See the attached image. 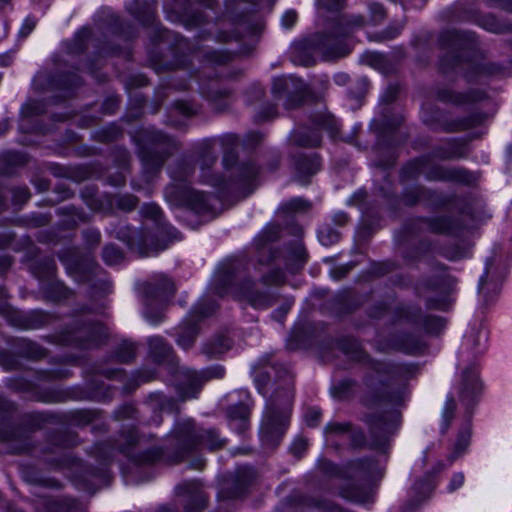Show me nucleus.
I'll use <instances>...</instances> for the list:
<instances>
[{"label": "nucleus", "mask_w": 512, "mask_h": 512, "mask_svg": "<svg viewBox=\"0 0 512 512\" xmlns=\"http://www.w3.org/2000/svg\"><path fill=\"white\" fill-rule=\"evenodd\" d=\"M367 392L363 404L373 410L366 416L375 446H383L388 438L397 430L400 414L394 407L400 404L405 395V388L394 389L391 383L368 378Z\"/></svg>", "instance_id": "1"}, {"label": "nucleus", "mask_w": 512, "mask_h": 512, "mask_svg": "<svg viewBox=\"0 0 512 512\" xmlns=\"http://www.w3.org/2000/svg\"><path fill=\"white\" fill-rule=\"evenodd\" d=\"M172 451L165 453L162 448L154 447L140 453L136 461L141 464H153L164 459L171 463L181 461L189 453L205 447L209 451H217L226 445V440L214 429L196 428L192 420L178 423L170 435Z\"/></svg>", "instance_id": "2"}, {"label": "nucleus", "mask_w": 512, "mask_h": 512, "mask_svg": "<svg viewBox=\"0 0 512 512\" xmlns=\"http://www.w3.org/2000/svg\"><path fill=\"white\" fill-rule=\"evenodd\" d=\"M293 379L287 375L285 387L275 391L266 410L262 432L267 441L280 438L289 424L293 402Z\"/></svg>", "instance_id": "3"}, {"label": "nucleus", "mask_w": 512, "mask_h": 512, "mask_svg": "<svg viewBox=\"0 0 512 512\" xmlns=\"http://www.w3.org/2000/svg\"><path fill=\"white\" fill-rule=\"evenodd\" d=\"M132 137L137 142L144 169L148 172L160 169L177 148L172 139L155 130H136Z\"/></svg>", "instance_id": "4"}, {"label": "nucleus", "mask_w": 512, "mask_h": 512, "mask_svg": "<svg viewBox=\"0 0 512 512\" xmlns=\"http://www.w3.org/2000/svg\"><path fill=\"white\" fill-rule=\"evenodd\" d=\"M346 474L350 478L363 481V485L351 484L341 487L340 495L348 500L364 503L372 496L371 482L375 478H380L382 471L371 459H361L350 462Z\"/></svg>", "instance_id": "5"}, {"label": "nucleus", "mask_w": 512, "mask_h": 512, "mask_svg": "<svg viewBox=\"0 0 512 512\" xmlns=\"http://www.w3.org/2000/svg\"><path fill=\"white\" fill-rule=\"evenodd\" d=\"M142 292L146 305V318L152 323H158L163 317L161 307L174 295L173 281L164 275H157L153 280L142 285Z\"/></svg>", "instance_id": "6"}, {"label": "nucleus", "mask_w": 512, "mask_h": 512, "mask_svg": "<svg viewBox=\"0 0 512 512\" xmlns=\"http://www.w3.org/2000/svg\"><path fill=\"white\" fill-rule=\"evenodd\" d=\"M175 183L168 185L165 189L166 199L174 205H186L197 213L209 209V201L206 194L193 190L187 185H182L183 179L172 175Z\"/></svg>", "instance_id": "7"}, {"label": "nucleus", "mask_w": 512, "mask_h": 512, "mask_svg": "<svg viewBox=\"0 0 512 512\" xmlns=\"http://www.w3.org/2000/svg\"><path fill=\"white\" fill-rule=\"evenodd\" d=\"M217 308L215 302L199 303L192 311L188 319H186L179 327L177 343L184 349H189L193 346L198 328L196 321L210 316Z\"/></svg>", "instance_id": "8"}, {"label": "nucleus", "mask_w": 512, "mask_h": 512, "mask_svg": "<svg viewBox=\"0 0 512 512\" xmlns=\"http://www.w3.org/2000/svg\"><path fill=\"white\" fill-rule=\"evenodd\" d=\"M225 370L217 365L201 372L186 369L181 372L180 389L184 398L195 397L203 383L210 379H219L224 376Z\"/></svg>", "instance_id": "9"}, {"label": "nucleus", "mask_w": 512, "mask_h": 512, "mask_svg": "<svg viewBox=\"0 0 512 512\" xmlns=\"http://www.w3.org/2000/svg\"><path fill=\"white\" fill-rule=\"evenodd\" d=\"M242 271L243 265L238 260L230 259L223 262L213 278L214 293L220 297L223 296L226 293V288L241 275Z\"/></svg>", "instance_id": "10"}, {"label": "nucleus", "mask_w": 512, "mask_h": 512, "mask_svg": "<svg viewBox=\"0 0 512 512\" xmlns=\"http://www.w3.org/2000/svg\"><path fill=\"white\" fill-rule=\"evenodd\" d=\"M177 495L185 496V512H200L206 507L207 496L199 481H186L176 488Z\"/></svg>", "instance_id": "11"}, {"label": "nucleus", "mask_w": 512, "mask_h": 512, "mask_svg": "<svg viewBox=\"0 0 512 512\" xmlns=\"http://www.w3.org/2000/svg\"><path fill=\"white\" fill-rule=\"evenodd\" d=\"M107 336L106 328L98 322L85 320L71 331V340L83 347L97 345Z\"/></svg>", "instance_id": "12"}, {"label": "nucleus", "mask_w": 512, "mask_h": 512, "mask_svg": "<svg viewBox=\"0 0 512 512\" xmlns=\"http://www.w3.org/2000/svg\"><path fill=\"white\" fill-rule=\"evenodd\" d=\"M292 83V80H288L286 78H277L273 81L271 89L272 94L276 99L280 98L283 94H288L284 103L285 108L288 110L299 107L303 103L306 95L303 89H297L295 93H291L290 85Z\"/></svg>", "instance_id": "13"}, {"label": "nucleus", "mask_w": 512, "mask_h": 512, "mask_svg": "<svg viewBox=\"0 0 512 512\" xmlns=\"http://www.w3.org/2000/svg\"><path fill=\"white\" fill-rule=\"evenodd\" d=\"M280 227L278 225L268 226L262 234H260L256 240L255 245L258 252L259 263L264 264L270 262L275 254L272 251L269 243L275 241L278 238Z\"/></svg>", "instance_id": "14"}, {"label": "nucleus", "mask_w": 512, "mask_h": 512, "mask_svg": "<svg viewBox=\"0 0 512 512\" xmlns=\"http://www.w3.org/2000/svg\"><path fill=\"white\" fill-rule=\"evenodd\" d=\"M0 440L8 443L12 453H23L31 449L30 435L23 429L10 428L1 431Z\"/></svg>", "instance_id": "15"}, {"label": "nucleus", "mask_w": 512, "mask_h": 512, "mask_svg": "<svg viewBox=\"0 0 512 512\" xmlns=\"http://www.w3.org/2000/svg\"><path fill=\"white\" fill-rule=\"evenodd\" d=\"M254 478V472L249 467H241L237 469L235 476L227 485L231 486V491H221L223 498H235L240 496L246 487L252 482Z\"/></svg>", "instance_id": "16"}, {"label": "nucleus", "mask_w": 512, "mask_h": 512, "mask_svg": "<svg viewBox=\"0 0 512 512\" xmlns=\"http://www.w3.org/2000/svg\"><path fill=\"white\" fill-rule=\"evenodd\" d=\"M428 177L434 181H451L462 184H470L473 181L470 174L463 169L441 166L435 167Z\"/></svg>", "instance_id": "17"}, {"label": "nucleus", "mask_w": 512, "mask_h": 512, "mask_svg": "<svg viewBox=\"0 0 512 512\" xmlns=\"http://www.w3.org/2000/svg\"><path fill=\"white\" fill-rule=\"evenodd\" d=\"M252 285L248 280L243 282L239 290V296L255 308H266L274 304L269 295L253 291Z\"/></svg>", "instance_id": "18"}, {"label": "nucleus", "mask_w": 512, "mask_h": 512, "mask_svg": "<svg viewBox=\"0 0 512 512\" xmlns=\"http://www.w3.org/2000/svg\"><path fill=\"white\" fill-rule=\"evenodd\" d=\"M439 98L443 101L453 102L458 105L483 102L487 100V94L483 90H475L469 93L460 94L445 90L439 93Z\"/></svg>", "instance_id": "19"}, {"label": "nucleus", "mask_w": 512, "mask_h": 512, "mask_svg": "<svg viewBox=\"0 0 512 512\" xmlns=\"http://www.w3.org/2000/svg\"><path fill=\"white\" fill-rule=\"evenodd\" d=\"M48 102L46 100H37L28 98L20 108V120L29 123L47 111Z\"/></svg>", "instance_id": "20"}, {"label": "nucleus", "mask_w": 512, "mask_h": 512, "mask_svg": "<svg viewBox=\"0 0 512 512\" xmlns=\"http://www.w3.org/2000/svg\"><path fill=\"white\" fill-rule=\"evenodd\" d=\"M232 341L225 336L219 335L211 338L202 346V353L208 358H217L230 350Z\"/></svg>", "instance_id": "21"}, {"label": "nucleus", "mask_w": 512, "mask_h": 512, "mask_svg": "<svg viewBox=\"0 0 512 512\" xmlns=\"http://www.w3.org/2000/svg\"><path fill=\"white\" fill-rule=\"evenodd\" d=\"M144 218L154 220L161 229V233H165L170 239H176L178 232L173 227L162 222V211L156 204H145L141 209Z\"/></svg>", "instance_id": "22"}, {"label": "nucleus", "mask_w": 512, "mask_h": 512, "mask_svg": "<svg viewBox=\"0 0 512 512\" xmlns=\"http://www.w3.org/2000/svg\"><path fill=\"white\" fill-rule=\"evenodd\" d=\"M32 89L36 93H43L54 89H66V82L55 81L49 73L40 71L33 79Z\"/></svg>", "instance_id": "23"}, {"label": "nucleus", "mask_w": 512, "mask_h": 512, "mask_svg": "<svg viewBox=\"0 0 512 512\" xmlns=\"http://www.w3.org/2000/svg\"><path fill=\"white\" fill-rule=\"evenodd\" d=\"M320 168V162L317 156L308 157L306 155L300 156L295 161V169L297 171L298 180L306 184L307 181L303 177L315 174Z\"/></svg>", "instance_id": "24"}, {"label": "nucleus", "mask_w": 512, "mask_h": 512, "mask_svg": "<svg viewBox=\"0 0 512 512\" xmlns=\"http://www.w3.org/2000/svg\"><path fill=\"white\" fill-rule=\"evenodd\" d=\"M289 139L294 145L307 148L317 147L321 143L318 130H295Z\"/></svg>", "instance_id": "25"}, {"label": "nucleus", "mask_w": 512, "mask_h": 512, "mask_svg": "<svg viewBox=\"0 0 512 512\" xmlns=\"http://www.w3.org/2000/svg\"><path fill=\"white\" fill-rule=\"evenodd\" d=\"M38 512H82L80 504L74 500L59 503L43 500L39 503Z\"/></svg>", "instance_id": "26"}, {"label": "nucleus", "mask_w": 512, "mask_h": 512, "mask_svg": "<svg viewBox=\"0 0 512 512\" xmlns=\"http://www.w3.org/2000/svg\"><path fill=\"white\" fill-rule=\"evenodd\" d=\"M149 348L151 357L158 363L168 359L172 353V347L158 336L149 339Z\"/></svg>", "instance_id": "27"}, {"label": "nucleus", "mask_w": 512, "mask_h": 512, "mask_svg": "<svg viewBox=\"0 0 512 512\" xmlns=\"http://www.w3.org/2000/svg\"><path fill=\"white\" fill-rule=\"evenodd\" d=\"M334 40L335 39L332 37H323L313 42L312 45L327 57H343L347 55L348 50L345 47L338 45L336 47H331Z\"/></svg>", "instance_id": "28"}, {"label": "nucleus", "mask_w": 512, "mask_h": 512, "mask_svg": "<svg viewBox=\"0 0 512 512\" xmlns=\"http://www.w3.org/2000/svg\"><path fill=\"white\" fill-rule=\"evenodd\" d=\"M472 429L470 424L465 425L459 432L453 453L450 456L451 462L454 461L457 457L463 454L468 448L471 440Z\"/></svg>", "instance_id": "29"}, {"label": "nucleus", "mask_w": 512, "mask_h": 512, "mask_svg": "<svg viewBox=\"0 0 512 512\" xmlns=\"http://www.w3.org/2000/svg\"><path fill=\"white\" fill-rule=\"evenodd\" d=\"M199 161L202 169L211 167L216 161V153L210 141H204L198 147Z\"/></svg>", "instance_id": "30"}, {"label": "nucleus", "mask_w": 512, "mask_h": 512, "mask_svg": "<svg viewBox=\"0 0 512 512\" xmlns=\"http://www.w3.org/2000/svg\"><path fill=\"white\" fill-rule=\"evenodd\" d=\"M480 390V384L477 375L471 371L466 370L462 377L461 395L469 396Z\"/></svg>", "instance_id": "31"}, {"label": "nucleus", "mask_w": 512, "mask_h": 512, "mask_svg": "<svg viewBox=\"0 0 512 512\" xmlns=\"http://www.w3.org/2000/svg\"><path fill=\"white\" fill-rule=\"evenodd\" d=\"M427 223L435 233H452L455 230L454 222L448 217L431 218Z\"/></svg>", "instance_id": "32"}, {"label": "nucleus", "mask_w": 512, "mask_h": 512, "mask_svg": "<svg viewBox=\"0 0 512 512\" xmlns=\"http://www.w3.org/2000/svg\"><path fill=\"white\" fill-rule=\"evenodd\" d=\"M0 161L5 164V167H2L0 172L6 173L9 167L23 165L26 162V158L18 152H5L0 155Z\"/></svg>", "instance_id": "33"}, {"label": "nucleus", "mask_w": 512, "mask_h": 512, "mask_svg": "<svg viewBox=\"0 0 512 512\" xmlns=\"http://www.w3.org/2000/svg\"><path fill=\"white\" fill-rule=\"evenodd\" d=\"M135 357V347L132 343L123 342L115 351L114 358L119 363H129Z\"/></svg>", "instance_id": "34"}, {"label": "nucleus", "mask_w": 512, "mask_h": 512, "mask_svg": "<svg viewBox=\"0 0 512 512\" xmlns=\"http://www.w3.org/2000/svg\"><path fill=\"white\" fill-rule=\"evenodd\" d=\"M111 204L123 211H132L136 208L138 199L131 194L116 195L113 197Z\"/></svg>", "instance_id": "35"}, {"label": "nucleus", "mask_w": 512, "mask_h": 512, "mask_svg": "<svg viewBox=\"0 0 512 512\" xmlns=\"http://www.w3.org/2000/svg\"><path fill=\"white\" fill-rule=\"evenodd\" d=\"M102 257L107 265L120 264L124 259L123 252L114 245H106Z\"/></svg>", "instance_id": "36"}, {"label": "nucleus", "mask_w": 512, "mask_h": 512, "mask_svg": "<svg viewBox=\"0 0 512 512\" xmlns=\"http://www.w3.org/2000/svg\"><path fill=\"white\" fill-rule=\"evenodd\" d=\"M277 117V110L274 105H263L254 115V121L257 125H262Z\"/></svg>", "instance_id": "37"}, {"label": "nucleus", "mask_w": 512, "mask_h": 512, "mask_svg": "<svg viewBox=\"0 0 512 512\" xmlns=\"http://www.w3.org/2000/svg\"><path fill=\"white\" fill-rule=\"evenodd\" d=\"M21 353L30 359H40L45 355V351L42 347L29 340H23Z\"/></svg>", "instance_id": "38"}, {"label": "nucleus", "mask_w": 512, "mask_h": 512, "mask_svg": "<svg viewBox=\"0 0 512 512\" xmlns=\"http://www.w3.org/2000/svg\"><path fill=\"white\" fill-rule=\"evenodd\" d=\"M424 327L428 333L438 335L445 327V321L440 317L428 316L424 320Z\"/></svg>", "instance_id": "39"}, {"label": "nucleus", "mask_w": 512, "mask_h": 512, "mask_svg": "<svg viewBox=\"0 0 512 512\" xmlns=\"http://www.w3.org/2000/svg\"><path fill=\"white\" fill-rule=\"evenodd\" d=\"M351 425L348 422L339 423V422H331L325 428V434L327 436L330 435H349L351 432Z\"/></svg>", "instance_id": "40"}, {"label": "nucleus", "mask_w": 512, "mask_h": 512, "mask_svg": "<svg viewBox=\"0 0 512 512\" xmlns=\"http://www.w3.org/2000/svg\"><path fill=\"white\" fill-rule=\"evenodd\" d=\"M341 350L354 359H361V350L355 340L347 339L340 343Z\"/></svg>", "instance_id": "41"}, {"label": "nucleus", "mask_w": 512, "mask_h": 512, "mask_svg": "<svg viewBox=\"0 0 512 512\" xmlns=\"http://www.w3.org/2000/svg\"><path fill=\"white\" fill-rule=\"evenodd\" d=\"M493 115V112H483L480 111V113L470 116L466 119L464 123H462L465 127L464 128H471L474 126H483L486 124L487 120L491 118Z\"/></svg>", "instance_id": "42"}, {"label": "nucleus", "mask_w": 512, "mask_h": 512, "mask_svg": "<svg viewBox=\"0 0 512 512\" xmlns=\"http://www.w3.org/2000/svg\"><path fill=\"white\" fill-rule=\"evenodd\" d=\"M318 238L323 245L329 246L336 243L339 240L340 235L337 231L326 227L319 231Z\"/></svg>", "instance_id": "43"}, {"label": "nucleus", "mask_w": 512, "mask_h": 512, "mask_svg": "<svg viewBox=\"0 0 512 512\" xmlns=\"http://www.w3.org/2000/svg\"><path fill=\"white\" fill-rule=\"evenodd\" d=\"M67 269L70 274L75 275L77 281H85L90 279L84 271V264L82 262L75 261L73 264H68Z\"/></svg>", "instance_id": "44"}, {"label": "nucleus", "mask_w": 512, "mask_h": 512, "mask_svg": "<svg viewBox=\"0 0 512 512\" xmlns=\"http://www.w3.org/2000/svg\"><path fill=\"white\" fill-rule=\"evenodd\" d=\"M123 437L125 438V443L121 445V449L124 453L129 454V450L138 444L139 438L134 429L128 430Z\"/></svg>", "instance_id": "45"}, {"label": "nucleus", "mask_w": 512, "mask_h": 512, "mask_svg": "<svg viewBox=\"0 0 512 512\" xmlns=\"http://www.w3.org/2000/svg\"><path fill=\"white\" fill-rule=\"evenodd\" d=\"M456 410V402L453 397H449L446 401L444 411H443V419L446 424V428L449 426L450 422L454 418Z\"/></svg>", "instance_id": "46"}, {"label": "nucleus", "mask_w": 512, "mask_h": 512, "mask_svg": "<svg viewBox=\"0 0 512 512\" xmlns=\"http://www.w3.org/2000/svg\"><path fill=\"white\" fill-rule=\"evenodd\" d=\"M314 124L318 128H333L337 123L332 115L322 113L316 116Z\"/></svg>", "instance_id": "47"}, {"label": "nucleus", "mask_w": 512, "mask_h": 512, "mask_svg": "<svg viewBox=\"0 0 512 512\" xmlns=\"http://www.w3.org/2000/svg\"><path fill=\"white\" fill-rule=\"evenodd\" d=\"M229 416L232 419L245 420L249 416V409L244 404L233 406L229 409Z\"/></svg>", "instance_id": "48"}, {"label": "nucleus", "mask_w": 512, "mask_h": 512, "mask_svg": "<svg viewBox=\"0 0 512 512\" xmlns=\"http://www.w3.org/2000/svg\"><path fill=\"white\" fill-rule=\"evenodd\" d=\"M12 196L16 204H23L30 198V192L27 187H16L12 189Z\"/></svg>", "instance_id": "49"}, {"label": "nucleus", "mask_w": 512, "mask_h": 512, "mask_svg": "<svg viewBox=\"0 0 512 512\" xmlns=\"http://www.w3.org/2000/svg\"><path fill=\"white\" fill-rule=\"evenodd\" d=\"M175 110L181 115L192 116L197 113L198 108L191 103L179 101L175 103Z\"/></svg>", "instance_id": "50"}, {"label": "nucleus", "mask_w": 512, "mask_h": 512, "mask_svg": "<svg viewBox=\"0 0 512 512\" xmlns=\"http://www.w3.org/2000/svg\"><path fill=\"white\" fill-rule=\"evenodd\" d=\"M284 280V274L281 270H273L262 277L265 284H280Z\"/></svg>", "instance_id": "51"}, {"label": "nucleus", "mask_w": 512, "mask_h": 512, "mask_svg": "<svg viewBox=\"0 0 512 512\" xmlns=\"http://www.w3.org/2000/svg\"><path fill=\"white\" fill-rule=\"evenodd\" d=\"M309 203L301 198H296L288 202L284 208L291 211H304L309 208Z\"/></svg>", "instance_id": "52"}, {"label": "nucleus", "mask_w": 512, "mask_h": 512, "mask_svg": "<svg viewBox=\"0 0 512 512\" xmlns=\"http://www.w3.org/2000/svg\"><path fill=\"white\" fill-rule=\"evenodd\" d=\"M370 12L374 22H381L386 15L385 9L382 5L378 3H373L370 5Z\"/></svg>", "instance_id": "53"}, {"label": "nucleus", "mask_w": 512, "mask_h": 512, "mask_svg": "<svg viewBox=\"0 0 512 512\" xmlns=\"http://www.w3.org/2000/svg\"><path fill=\"white\" fill-rule=\"evenodd\" d=\"M307 440L303 437H297L292 446L291 451L294 455L300 457L307 448Z\"/></svg>", "instance_id": "54"}, {"label": "nucleus", "mask_w": 512, "mask_h": 512, "mask_svg": "<svg viewBox=\"0 0 512 512\" xmlns=\"http://www.w3.org/2000/svg\"><path fill=\"white\" fill-rule=\"evenodd\" d=\"M36 23L37 22L34 18L27 17L19 30L20 37H27L36 27Z\"/></svg>", "instance_id": "55"}, {"label": "nucleus", "mask_w": 512, "mask_h": 512, "mask_svg": "<svg viewBox=\"0 0 512 512\" xmlns=\"http://www.w3.org/2000/svg\"><path fill=\"white\" fill-rule=\"evenodd\" d=\"M318 5L327 11H338L342 7L341 0H318Z\"/></svg>", "instance_id": "56"}, {"label": "nucleus", "mask_w": 512, "mask_h": 512, "mask_svg": "<svg viewBox=\"0 0 512 512\" xmlns=\"http://www.w3.org/2000/svg\"><path fill=\"white\" fill-rule=\"evenodd\" d=\"M270 376L266 371H256L255 374V382L257 384L258 390L262 392V389L269 382Z\"/></svg>", "instance_id": "57"}, {"label": "nucleus", "mask_w": 512, "mask_h": 512, "mask_svg": "<svg viewBox=\"0 0 512 512\" xmlns=\"http://www.w3.org/2000/svg\"><path fill=\"white\" fill-rule=\"evenodd\" d=\"M405 124V118L403 115L398 114L393 116L391 120L386 121L383 124V128H399Z\"/></svg>", "instance_id": "58"}, {"label": "nucleus", "mask_w": 512, "mask_h": 512, "mask_svg": "<svg viewBox=\"0 0 512 512\" xmlns=\"http://www.w3.org/2000/svg\"><path fill=\"white\" fill-rule=\"evenodd\" d=\"M91 35V32L87 28L81 29L76 35L77 49L76 51H82L84 49L83 41L88 39Z\"/></svg>", "instance_id": "59"}, {"label": "nucleus", "mask_w": 512, "mask_h": 512, "mask_svg": "<svg viewBox=\"0 0 512 512\" xmlns=\"http://www.w3.org/2000/svg\"><path fill=\"white\" fill-rule=\"evenodd\" d=\"M236 155L234 153V149H225L223 156V164L226 168L232 167L236 162Z\"/></svg>", "instance_id": "60"}, {"label": "nucleus", "mask_w": 512, "mask_h": 512, "mask_svg": "<svg viewBox=\"0 0 512 512\" xmlns=\"http://www.w3.org/2000/svg\"><path fill=\"white\" fill-rule=\"evenodd\" d=\"M320 412L315 409H310L305 415V421L309 426H315L320 419Z\"/></svg>", "instance_id": "61"}, {"label": "nucleus", "mask_w": 512, "mask_h": 512, "mask_svg": "<svg viewBox=\"0 0 512 512\" xmlns=\"http://www.w3.org/2000/svg\"><path fill=\"white\" fill-rule=\"evenodd\" d=\"M297 19V14L295 11H287L282 17V24L286 28L292 27Z\"/></svg>", "instance_id": "62"}, {"label": "nucleus", "mask_w": 512, "mask_h": 512, "mask_svg": "<svg viewBox=\"0 0 512 512\" xmlns=\"http://www.w3.org/2000/svg\"><path fill=\"white\" fill-rule=\"evenodd\" d=\"M464 483V474L463 473H456L453 475L452 479H451V482H450V485H449V489L451 491H454L456 490L457 488L461 487Z\"/></svg>", "instance_id": "63"}, {"label": "nucleus", "mask_w": 512, "mask_h": 512, "mask_svg": "<svg viewBox=\"0 0 512 512\" xmlns=\"http://www.w3.org/2000/svg\"><path fill=\"white\" fill-rule=\"evenodd\" d=\"M351 439V442L354 446H360L364 443V435L361 431H355L351 429V432L348 435Z\"/></svg>", "instance_id": "64"}]
</instances>
